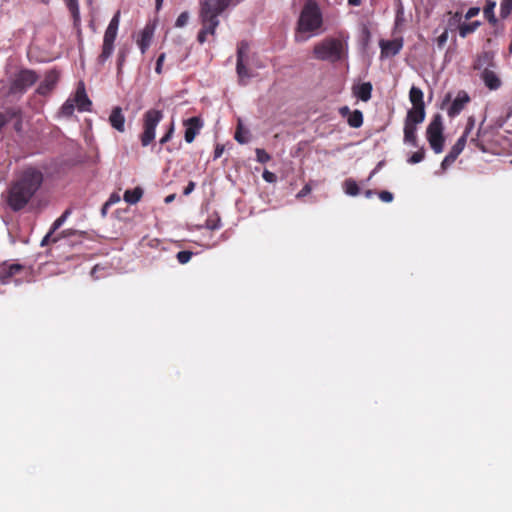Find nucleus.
I'll return each instance as SVG.
<instances>
[{
  "instance_id": "nucleus-1",
  "label": "nucleus",
  "mask_w": 512,
  "mask_h": 512,
  "mask_svg": "<svg viewBox=\"0 0 512 512\" xmlns=\"http://www.w3.org/2000/svg\"><path fill=\"white\" fill-rule=\"evenodd\" d=\"M43 180V173L39 169L24 168L7 189L6 203L8 207L14 212L23 210L40 189Z\"/></svg>"
},
{
  "instance_id": "nucleus-2",
  "label": "nucleus",
  "mask_w": 512,
  "mask_h": 512,
  "mask_svg": "<svg viewBox=\"0 0 512 512\" xmlns=\"http://www.w3.org/2000/svg\"><path fill=\"white\" fill-rule=\"evenodd\" d=\"M313 55L321 61L336 63L347 55V44L340 38L327 37L315 44Z\"/></svg>"
},
{
  "instance_id": "nucleus-3",
  "label": "nucleus",
  "mask_w": 512,
  "mask_h": 512,
  "mask_svg": "<svg viewBox=\"0 0 512 512\" xmlns=\"http://www.w3.org/2000/svg\"><path fill=\"white\" fill-rule=\"evenodd\" d=\"M323 25V16L319 5L314 0L305 2L298 21L296 31L316 35Z\"/></svg>"
},
{
  "instance_id": "nucleus-4",
  "label": "nucleus",
  "mask_w": 512,
  "mask_h": 512,
  "mask_svg": "<svg viewBox=\"0 0 512 512\" xmlns=\"http://www.w3.org/2000/svg\"><path fill=\"white\" fill-rule=\"evenodd\" d=\"M39 79V75L32 69L23 68L16 72L9 81L8 95L22 96Z\"/></svg>"
},
{
  "instance_id": "nucleus-5",
  "label": "nucleus",
  "mask_w": 512,
  "mask_h": 512,
  "mask_svg": "<svg viewBox=\"0 0 512 512\" xmlns=\"http://www.w3.org/2000/svg\"><path fill=\"white\" fill-rule=\"evenodd\" d=\"M32 274L30 266L22 265L19 263H12L4 261L0 263V283L7 285L11 282L21 284L23 279L28 281V277Z\"/></svg>"
},
{
  "instance_id": "nucleus-6",
  "label": "nucleus",
  "mask_w": 512,
  "mask_h": 512,
  "mask_svg": "<svg viewBox=\"0 0 512 512\" xmlns=\"http://www.w3.org/2000/svg\"><path fill=\"white\" fill-rule=\"evenodd\" d=\"M120 23V11H117L109 22L103 37L101 53L97 57V63L103 65L113 54L114 42L117 37Z\"/></svg>"
},
{
  "instance_id": "nucleus-7",
  "label": "nucleus",
  "mask_w": 512,
  "mask_h": 512,
  "mask_svg": "<svg viewBox=\"0 0 512 512\" xmlns=\"http://www.w3.org/2000/svg\"><path fill=\"white\" fill-rule=\"evenodd\" d=\"M443 131L442 116L435 114L427 127L426 137L431 149L436 154L443 152L444 149L445 137Z\"/></svg>"
},
{
  "instance_id": "nucleus-8",
  "label": "nucleus",
  "mask_w": 512,
  "mask_h": 512,
  "mask_svg": "<svg viewBox=\"0 0 512 512\" xmlns=\"http://www.w3.org/2000/svg\"><path fill=\"white\" fill-rule=\"evenodd\" d=\"M163 118V113L157 109H150L143 115V132L140 135L142 146L146 147L155 139V130Z\"/></svg>"
},
{
  "instance_id": "nucleus-9",
  "label": "nucleus",
  "mask_w": 512,
  "mask_h": 512,
  "mask_svg": "<svg viewBox=\"0 0 512 512\" xmlns=\"http://www.w3.org/2000/svg\"><path fill=\"white\" fill-rule=\"evenodd\" d=\"M221 13H218L215 9H213V5L205 0L201 2V22L202 28L210 35H214L217 26L219 25L218 16Z\"/></svg>"
},
{
  "instance_id": "nucleus-10",
  "label": "nucleus",
  "mask_w": 512,
  "mask_h": 512,
  "mask_svg": "<svg viewBox=\"0 0 512 512\" xmlns=\"http://www.w3.org/2000/svg\"><path fill=\"white\" fill-rule=\"evenodd\" d=\"M60 74L56 69L46 72L44 80L38 85L36 92L41 96L48 95L56 86Z\"/></svg>"
},
{
  "instance_id": "nucleus-11",
  "label": "nucleus",
  "mask_w": 512,
  "mask_h": 512,
  "mask_svg": "<svg viewBox=\"0 0 512 512\" xmlns=\"http://www.w3.org/2000/svg\"><path fill=\"white\" fill-rule=\"evenodd\" d=\"M183 125L185 126V141L187 143H191L194 141L196 135L200 132V129L203 126V122L199 117L195 116L184 120Z\"/></svg>"
},
{
  "instance_id": "nucleus-12",
  "label": "nucleus",
  "mask_w": 512,
  "mask_h": 512,
  "mask_svg": "<svg viewBox=\"0 0 512 512\" xmlns=\"http://www.w3.org/2000/svg\"><path fill=\"white\" fill-rule=\"evenodd\" d=\"M470 102V97L466 91H459L457 93L456 98L451 103L450 107L447 110V114L449 117L453 118L461 113L466 104Z\"/></svg>"
},
{
  "instance_id": "nucleus-13",
  "label": "nucleus",
  "mask_w": 512,
  "mask_h": 512,
  "mask_svg": "<svg viewBox=\"0 0 512 512\" xmlns=\"http://www.w3.org/2000/svg\"><path fill=\"white\" fill-rule=\"evenodd\" d=\"M339 114L347 118V123L352 128H359L363 124V114L360 110L351 111L348 106L339 108Z\"/></svg>"
},
{
  "instance_id": "nucleus-14",
  "label": "nucleus",
  "mask_w": 512,
  "mask_h": 512,
  "mask_svg": "<svg viewBox=\"0 0 512 512\" xmlns=\"http://www.w3.org/2000/svg\"><path fill=\"white\" fill-rule=\"evenodd\" d=\"M244 48H247L244 43H241V45L238 47L237 50V64H236V71L239 77V81L242 84H245V79L250 78V74L248 71V68L243 63V54H244Z\"/></svg>"
},
{
  "instance_id": "nucleus-15",
  "label": "nucleus",
  "mask_w": 512,
  "mask_h": 512,
  "mask_svg": "<svg viewBox=\"0 0 512 512\" xmlns=\"http://www.w3.org/2000/svg\"><path fill=\"white\" fill-rule=\"evenodd\" d=\"M73 102L77 106L79 111L91 110L92 102L88 98L83 85L77 88Z\"/></svg>"
},
{
  "instance_id": "nucleus-16",
  "label": "nucleus",
  "mask_w": 512,
  "mask_h": 512,
  "mask_svg": "<svg viewBox=\"0 0 512 512\" xmlns=\"http://www.w3.org/2000/svg\"><path fill=\"white\" fill-rule=\"evenodd\" d=\"M481 79L485 86L490 90H497L500 88L502 82L497 73L489 68H485L481 73Z\"/></svg>"
},
{
  "instance_id": "nucleus-17",
  "label": "nucleus",
  "mask_w": 512,
  "mask_h": 512,
  "mask_svg": "<svg viewBox=\"0 0 512 512\" xmlns=\"http://www.w3.org/2000/svg\"><path fill=\"white\" fill-rule=\"evenodd\" d=\"M109 123L118 132L122 133L125 131V116L122 112L121 107L116 106L112 109L111 114L109 116Z\"/></svg>"
},
{
  "instance_id": "nucleus-18",
  "label": "nucleus",
  "mask_w": 512,
  "mask_h": 512,
  "mask_svg": "<svg viewBox=\"0 0 512 512\" xmlns=\"http://www.w3.org/2000/svg\"><path fill=\"white\" fill-rule=\"evenodd\" d=\"M417 125L418 123H413L406 121L404 122V142L412 145L413 147H418V139H417Z\"/></svg>"
},
{
  "instance_id": "nucleus-19",
  "label": "nucleus",
  "mask_w": 512,
  "mask_h": 512,
  "mask_svg": "<svg viewBox=\"0 0 512 512\" xmlns=\"http://www.w3.org/2000/svg\"><path fill=\"white\" fill-rule=\"evenodd\" d=\"M153 32V28L149 25H146L144 29L141 31L140 36L137 40V44L142 54H145L147 49L149 48L153 38Z\"/></svg>"
},
{
  "instance_id": "nucleus-20",
  "label": "nucleus",
  "mask_w": 512,
  "mask_h": 512,
  "mask_svg": "<svg viewBox=\"0 0 512 512\" xmlns=\"http://www.w3.org/2000/svg\"><path fill=\"white\" fill-rule=\"evenodd\" d=\"M372 89L370 82H364L353 87V94L361 101L367 102L371 99Z\"/></svg>"
},
{
  "instance_id": "nucleus-21",
  "label": "nucleus",
  "mask_w": 512,
  "mask_h": 512,
  "mask_svg": "<svg viewBox=\"0 0 512 512\" xmlns=\"http://www.w3.org/2000/svg\"><path fill=\"white\" fill-rule=\"evenodd\" d=\"M425 106H412L408 110L406 121L421 124L425 120Z\"/></svg>"
},
{
  "instance_id": "nucleus-22",
  "label": "nucleus",
  "mask_w": 512,
  "mask_h": 512,
  "mask_svg": "<svg viewBox=\"0 0 512 512\" xmlns=\"http://www.w3.org/2000/svg\"><path fill=\"white\" fill-rule=\"evenodd\" d=\"M402 48V43L396 40L381 42V53L385 55H396Z\"/></svg>"
},
{
  "instance_id": "nucleus-23",
  "label": "nucleus",
  "mask_w": 512,
  "mask_h": 512,
  "mask_svg": "<svg viewBox=\"0 0 512 512\" xmlns=\"http://www.w3.org/2000/svg\"><path fill=\"white\" fill-rule=\"evenodd\" d=\"M143 196V189L141 187H135L134 189H128L124 192L123 198L128 204H136L140 201Z\"/></svg>"
},
{
  "instance_id": "nucleus-24",
  "label": "nucleus",
  "mask_w": 512,
  "mask_h": 512,
  "mask_svg": "<svg viewBox=\"0 0 512 512\" xmlns=\"http://www.w3.org/2000/svg\"><path fill=\"white\" fill-rule=\"evenodd\" d=\"M490 66H494L492 61V56L488 52H483L479 55L474 63L475 70H484L485 68H489Z\"/></svg>"
},
{
  "instance_id": "nucleus-25",
  "label": "nucleus",
  "mask_w": 512,
  "mask_h": 512,
  "mask_svg": "<svg viewBox=\"0 0 512 512\" xmlns=\"http://www.w3.org/2000/svg\"><path fill=\"white\" fill-rule=\"evenodd\" d=\"M423 92L420 88L416 86H412L409 91V99L412 103V106H425L424 100H423Z\"/></svg>"
},
{
  "instance_id": "nucleus-26",
  "label": "nucleus",
  "mask_w": 512,
  "mask_h": 512,
  "mask_svg": "<svg viewBox=\"0 0 512 512\" xmlns=\"http://www.w3.org/2000/svg\"><path fill=\"white\" fill-rule=\"evenodd\" d=\"M480 26L479 21H473L470 23H462L459 25V35L462 38L467 37L469 34L473 33Z\"/></svg>"
},
{
  "instance_id": "nucleus-27",
  "label": "nucleus",
  "mask_w": 512,
  "mask_h": 512,
  "mask_svg": "<svg viewBox=\"0 0 512 512\" xmlns=\"http://www.w3.org/2000/svg\"><path fill=\"white\" fill-rule=\"evenodd\" d=\"M496 3L491 0H487L486 5L483 9V13L485 18L488 20L489 23L495 25L497 22V19L494 14Z\"/></svg>"
},
{
  "instance_id": "nucleus-28",
  "label": "nucleus",
  "mask_w": 512,
  "mask_h": 512,
  "mask_svg": "<svg viewBox=\"0 0 512 512\" xmlns=\"http://www.w3.org/2000/svg\"><path fill=\"white\" fill-rule=\"evenodd\" d=\"M54 233L55 232H52V230L50 229V231L43 237L40 245L42 247H44V246L49 245L50 243H56L61 237H67V236H69L71 234L69 232V230H64V231H62L60 236L53 237Z\"/></svg>"
},
{
  "instance_id": "nucleus-29",
  "label": "nucleus",
  "mask_w": 512,
  "mask_h": 512,
  "mask_svg": "<svg viewBox=\"0 0 512 512\" xmlns=\"http://www.w3.org/2000/svg\"><path fill=\"white\" fill-rule=\"evenodd\" d=\"M466 135H462L456 143L452 146L451 150L448 154L452 155L454 158L457 159V157L462 153V151L465 148L466 145Z\"/></svg>"
},
{
  "instance_id": "nucleus-30",
  "label": "nucleus",
  "mask_w": 512,
  "mask_h": 512,
  "mask_svg": "<svg viewBox=\"0 0 512 512\" xmlns=\"http://www.w3.org/2000/svg\"><path fill=\"white\" fill-rule=\"evenodd\" d=\"M344 191L350 196H357L360 192V189L355 180L346 179L344 181Z\"/></svg>"
},
{
  "instance_id": "nucleus-31",
  "label": "nucleus",
  "mask_w": 512,
  "mask_h": 512,
  "mask_svg": "<svg viewBox=\"0 0 512 512\" xmlns=\"http://www.w3.org/2000/svg\"><path fill=\"white\" fill-rule=\"evenodd\" d=\"M240 1L241 0H216V4L213 5V9H215L218 13H222L230 5H236Z\"/></svg>"
},
{
  "instance_id": "nucleus-32",
  "label": "nucleus",
  "mask_w": 512,
  "mask_h": 512,
  "mask_svg": "<svg viewBox=\"0 0 512 512\" xmlns=\"http://www.w3.org/2000/svg\"><path fill=\"white\" fill-rule=\"evenodd\" d=\"M75 21L79 20L78 0H64Z\"/></svg>"
},
{
  "instance_id": "nucleus-33",
  "label": "nucleus",
  "mask_w": 512,
  "mask_h": 512,
  "mask_svg": "<svg viewBox=\"0 0 512 512\" xmlns=\"http://www.w3.org/2000/svg\"><path fill=\"white\" fill-rule=\"evenodd\" d=\"M70 214H71V209H66L63 212V214L53 222V224L50 228L52 230V232L57 231L64 224V222L66 221V219L69 217Z\"/></svg>"
},
{
  "instance_id": "nucleus-34",
  "label": "nucleus",
  "mask_w": 512,
  "mask_h": 512,
  "mask_svg": "<svg viewBox=\"0 0 512 512\" xmlns=\"http://www.w3.org/2000/svg\"><path fill=\"white\" fill-rule=\"evenodd\" d=\"M512 11V0H501L500 4V16L507 18Z\"/></svg>"
},
{
  "instance_id": "nucleus-35",
  "label": "nucleus",
  "mask_w": 512,
  "mask_h": 512,
  "mask_svg": "<svg viewBox=\"0 0 512 512\" xmlns=\"http://www.w3.org/2000/svg\"><path fill=\"white\" fill-rule=\"evenodd\" d=\"M75 104L73 100L68 99L61 107V113L62 115L69 117L74 113L75 110Z\"/></svg>"
},
{
  "instance_id": "nucleus-36",
  "label": "nucleus",
  "mask_w": 512,
  "mask_h": 512,
  "mask_svg": "<svg viewBox=\"0 0 512 512\" xmlns=\"http://www.w3.org/2000/svg\"><path fill=\"white\" fill-rule=\"evenodd\" d=\"M248 133V131H245L241 124L238 125L237 129H236V132H235V135H234V138L235 140L240 143V144H245L248 142V138L246 136V134Z\"/></svg>"
},
{
  "instance_id": "nucleus-37",
  "label": "nucleus",
  "mask_w": 512,
  "mask_h": 512,
  "mask_svg": "<svg viewBox=\"0 0 512 512\" xmlns=\"http://www.w3.org/2000/svg\"><path fill=\"white\" fill-rule=\"evenodd\" d=\"M425 158V150L424 148H420L418 151L414 152L408 159V163L417 164L421 162Z\"/></svg>"
},
{
  "instance_id": "nucleus-38",
  "label": "nucleus",
  "mask_w": 512,
  "mask_h": 512,
  "mask_svg": "<svg viewBox=\"0 0 512 512\" xmlns=\"http://www.w3.org/2000/svg\"><path fill=\"white\" fill-rule=\"evenodd\" d=\"M193 256V252L188 250L179 251L176 255V258L180 264L188 263Z\"/></svg>"
},
{
  "instance_id": "nucleus-39",
  "label": "nucleus",
  "mask_w": 512,
  "mask_h": 512,
  "mask_svg": "<svg viewBox=\"0 0 512 512\" xmlns=\"http://www.w3.org/2000/svg\"><path fill=\"white\" fill-rule=\"evenodd\" d=\"M255 153L257 161L262 164L267 163L271 160V156L264 149L257 148L255 150Z\"/></svg>"
},
{
  "instance_id": "nucleus-40",
  "label": "nucleus",
  "mask_w": 512,
  "mask_h": 512,
  "mask_svg": "<svg viewBox=\"0 0 512 512\" xmlns=\"http://www.w3.org/2000/svg\"><path fill=\"white\" fill-rule=\"evenodd\" d=\"M189 20L188 12H182L176 19L175 26L178 28L184 27Z\"/></svg>"
},
{
  "instance_id": "nucleus-41",
  "label": "nucleus",
  "mask_w": 512,
  "mask_h": 512,
  "mask_svg": "<svg viewBox=\"0 0 512 512\" xmlns=\"http://www.w3.org/2000/svg\"><path fill=\"white\" fill-rule=\"evenodd\" d=\"M206 227L209 230H217L221 227L220 218H208L206 220Z\"/></svg>"
},
{
  "instance_id": "nucleus-42",
  "label": "nucleus",
  "mask_w": 512,
  "mask_h": 512,
  "mask_svg": "<svg viewBox=\"0 0 512 512\" xmlns=\"http://www.w3.org/2000/svg\"><path fill=\"white\" fill-rule=\"evenodd\" d=\"M378 196H379L381 201L386 202V203H390L394 199L393 194L391 192H389V191H386V190L380 191L378 193Z\"/></svg>"
},
{
  "instance_id": "nucleus-43",
  "label": "nucleus",
  "mask_w": 512,
  "mask_h": 512,
  "mask_svg": "<svg viewBox=\"0 0 512 512\" xmlns=\"http://www.w3.org/2000/svg\"><path fill=\"white\" fill-rule=\"evenodd\" d=\"M456 158H454L452 155L450 154H447L443 161L441 162V168L443 170H446L448 167H450L454 162H455Z\"/></svg>"
},
{
  "instance_id": "nucleus-44",
  "label": "nucleus",
  "mask_w": 512,
  "mask_h": 512,
  "mask_svg": "<svg viewBox=\"0 0 512 512\" xmlns=\"http://www.w3.org/2000/svg\"><path fill=\"white\" fill-rule=\"evenodd\" d=\"M126 60V52L124 50H120L117 57V69L118 72H121L122 66L124 65Z\"/></svg>"
},
{
  "instance_id": "nucleus-45",
  "label": "nucleus",
  "mask_w": 512,
  "mask_h": 512,
  "mask_svg": "<svg viewBox=\"0 0 512 512\" xmlns=\"http://www.w3.org/2000/svg\"><path fill=\"white\" fill-rule=\"evenodd\" d=\"M165 53H161L159 56H158V59L156 61V66H155V72L157 74H161L162 73V66H163V63H164V60H165Z\"/></svg>"
},
{
  "instance_id": "nucleus-46",
  "label": "nucleus",
  "mask_w": 512,
  "mask_h": 512,
  "mask_svg": "<svg viewBox=\"0 0 512 512\" xmlns=\"http://www.w3.org/2000/svg\"><path fill=\"white\" fill-rule=\"evenodd\" d=\"M262 177L268 183H274L277 180L276 175L268 170L263 172Z\"/></svg>"
},
{
  "instance_id": "nucleus-47",
  "label": "nucleus",
  "mask_w": 512,
  "mask_h": 512,
  "mask_svg": "<svg viewBox=\"0 0 512 512\" xmlns=\"http://www.w3.org/2000/svg\"><path fill=\"white\" fill-rule=\"evenodd\" d=\"M474 125H475V119L473 117H469L467 120V125L465 128V131L462 135H466V138H467L469 133L471 132V130L474 128Z\"/></svg>"
},
{
  "instance_id": "nucleus-48",
  "label": "nucleus",
  "mask_w": 512,
  "mask_h": 512,
  "mask_svg": "<svg viewBox=\"0 0 512 512\" xmlns=\"http://www.w3.org/2000/svg\"><path fill=\"white\" fill-rule=\"evenodd\" d=\"M312 188L309 184L304 185V187L297 193L296 197L298 199L305 197L306 195L310 194Z\"/></svg>"
},
{
  "instance_id": "nucleus-49",
  "label": "nucleus",
  "mask_w": 512,
  "mask_h": 512,
  "mask_svg": "<svg viewBox=\"0 0 512 512\" xmlns=\"http://www.w3.org/2000/svg\"><path fill=\"white\" fill-rule=\"evenodd\" d=\"M173 132H174V127L173 125L170 126L169 130L165 133V135L160 139V144H165L166 142H168L172 135H173Z\"/></svg>"
},
{
  "instance_id": "nucleus-50",
  "label": "nucleus",
  "mask_w": 512,
  "mask_h": 512,
  "mask_svg": "<svg viewBox=\"0 0 512 512\" xmlns=\"http://www.w3.org/2000/svg\"><path fill=\"white\" fill-rule=\"evenodd\" d=\"M479 12H480V9L478 7H471L466 12L465 18L471 19V18L477 16L479 14Z\"/></svg>"
},
{
  "instance_id": "nucleus-51",
  "label": "nucleus",
  "mask_w": 512,
  "mask_h": 512,
  "mask_svg": "<svg viewBox=\"0 0 512 512\" xmlns=\"http://www.w3.org/2000/svg\"><path fill=\"white\" fill-rule=\"evenodd\" d=\"M195 186H196L195 182L189 181L188 185L183 190V194L185 196H188L195 189Z\"/></svg>"
},
{
  "instance_id": "nucleus-52",
  "label": "nucleus",
  "mask_w": 512,
  "mask_h": 512,
  "mask_svg": "<svg viewBox=\"0 0 512 512\" xmlns=\"http://www.w3.org/2000/svg\"><path fill=\"white\" fill-rule=\"evenodd\" d=\"M224 152V146L217 144L214 150V159H218L222 156Z\"/></svg>"
},
{
  "instance_id": "nucleus-53",
  "label": "nucleus",
  "mask_w": 512,
  "mask_h": 512,
  "mask_svg": "<svg viewBox=\"0 0 512 512\" xmlns=\"http://www.w3.org/2000/svg\"><path fill=\"white\" fill-rule=\"evenodd\" d=\"M208 35V33L202 28L199 33H198V36H197V40L200 44H203L205 41H206V36Z\"/></svg>"
},
{
  "instance_id": "nucleus-54",
  "label": "nucleus",
  "mask_w": 512,
  "mask_h": 512,
  "mask_svg": "<svg viewBox=\"0 0 512 512\" xmlns=\"http://www.w3.org/2000/svg\"><path fill=\"white\" fill-rule=\"evenodd\" d=\"M119 200V196L113 194L110 199L104 204V207H103V213H105V209L107 206L117 202Z\"/></svg>"
},
{
  "instance_id": "nucleus-55",
  "label": "nucleus",
  "mask_w": 512,
  "mask_h": 512,
  "mask_svg": "<svg viewBox=\"0 0 512 512\" xmlns=\"http://www.w3.org/2000/svg\"><path fill=\"white\" fill-rule=\"evenodd\" d=\"M447 41V32H444L438 37V45L441 46Z\"/></svg>"
},
{
  "instance_id": "nucleus-56",
  "label": "nucleus",
  "mask_w": 512,
  "mask_h": 512,
  "mask_svg": "<svg viewBox=\"0 0 512 512\" xmlns=\"http://www.w3.org/2000/svg\"><path fill=\"white\" fill-rule=\"evenodd\" d=\"M20 116H22V113L20 114ZM18 120L17 122L15 123V130L16 131H20L21 130V127H22V120H21V117H16Z\"/></svg>"
},
{
  "instance_id": "nucleus-57",
  "label": "nucleus",
  "mask_w": 512,
  "mask_h": 512,
  "mask_svg": "<svg viewBox=\"0 0 512 512\" xmlns=\"http://www.w3.org/2000/svg\"><path fill=\"white\" fill-rule=\"evenodd\" d=\"M175 198H176V194H170V195L165 197L164 201H165L166 204H169V203H172Z\"/></svg>"
},
{
  "instance_id": "nucleus-58",
  "label": "nucleus",
  "mask_w": 512,
  "mask_h": 512,
  "mask_svg": "<svg viewBox=\"0 0 512 512\" xmlns=\"http://www.w3.org/2000/svg\"><path fill=\"white\" fill-rule=\"evenodd\" d=\"M349 5L359 6L361 4V0H348Z\"/></svg>"
},
{
  "instance_id": "nucleus-59",
  "label": "nucleus",
  "mask_w": 512,
  "mask_h": 512,
  "mask_svg": "<svg viewBox=\"0 0 512 512\" xmlns=\"http://www.w3.org/2000/svg\"><path fill=\"white\" fill-rule=\"evenodd\" d=\"M364 194H365V196L367 198H371L374 195V191L373 190H366Z\"/></svg>"
},
{
  "instance_id": "nucleus-60",
  "label": "nucleus",
  "mask_w": 512,
  "mask_h": 512,
  "mask_svg": "<svg viewBox=\"0 0 512 512\" xmlns=\"http://www.w3.org/2000/svg\"><path fill=\"white\" fill-rule=\"evenodd\" d=\"M156 9L159 10L163 4V0H155Z\"/></svg>"
},
{
  "instance_id": "nucleus-61",
  "label": "nucleus",
  "mask_w": 512,
  "mask_h": 512,
  "mask_svg": "<svg viewBox=\"0 0 512 512\" xmlns=\"http://www.w3.org/2000/svg\"><path fill=\"white\" fill-rule=\"evenodd\" d=\"M450 99H451V95H450V94H448V95L446 96L445 100H444V103H445V102H449V101H450Z\"/></svg>"
},
{
  "instance_id": "nucleus-62",
  "label": "nucleus",
  "mask_w": 512,
  "mask_h": 512,
  "mask_svg": "<svg viewBox=\"0 0 512 512\" xmlns=\"http://www.w3.org/2000/svg\"><path fill=\"white\" fill-rule=\"evenodd\" d=\"M509 50L512 52V42L510 43Z\"/></svg>"
}]
</instances>
